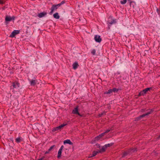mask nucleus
<instances>
[{
  "label": "nucleus",
  "mask_w": 160,
  "mask_h": 160,
  "mask_svg": "<svg viewBox=\"0 0 160 160\" xmlns=\"http://www.w3.org/2000/svg\"><path fill=\"white\" fill-rule=\"evenodd\" d=\"M147 111H148V112L147 113L144 114H143L142 115H140L139 117H137L135 118V121H138L141 120L142 118H143L144 117H145L147 115H148L151 113H152L154 111L153 109H148L147 110Z\"/></svg>",
  "instance_id": "nucleus-1"
},
{
  "label": "nucleus",
  "mask_w": 160,
  "mask_h": 160,
  "mask_svg": "<svg viewBox=\"0 0 160 160\" xmlns=\"http://www.w3.org/2000/svg\"><path fill=\"white\" fill-rule=\"evenodd\" d=\"M152 89V88H147L141 91L139 93L138 96V97H140L142 96H144V95L146 94L147 93V92L150 90Z\"/></svg>",
  "instance_id": "nucleus-2"
},
{
  "label": "nucleus",
  "mask_w": 160,
  "mask_h": 160,
  "mask_svg": "<svg viewBox=\"0 0 160 160\" xmlns=\"http://www.w3.org/2000/svg\"><path fill=\"white\" fill-rule=\"evenodd\" d=\"M78 108L79 106H76L72 111V113L74 114L78 115L81 117H82V115L81 114L78 112Z\"/></svg>",
  "instance_id": "nucleus-3"
},
{
  "label": "nucleus",
  "mask_w": 160,
  "mask_h": 160,
  "mask_svg": "<svg viewBox=\"0 0 160 160\" xmlns=\"http://www.w3.org/2000/svg\"><path fill=\"white\" fill-rule=\"evenodd\" d=\"M59 7V6H58V4H57V5L53 4V5L52 6V7L51 8V11L49 12V14H50V15L52 14V13L54 12V11L55 10H57Z\"/></svg>",
  "instance_id": "nucleus-4"
},
{
  "label": "nucleus",
  "mask_w": 160,
  "mask_h": 160,
  "mask_svg": "<svg viewBox=\"0 0 160 160\" xmlns=\"http://www.w3.org/2000/svg\"><path fill=\"white\" fill-rule=\"evenodd\" d=\"M20 33V31L18 30H14L10 35V37L11 38H13L17 34Z\"/></svg>",
  "instance_id": "nucleus-5"
},
{
  "label": "nucleus",
  "mask_w": 160,
  "mask_h": 160,
  "mask_svg": "<svg viewBox=\"0 0 160 160\" xmlns=\"http://www.w3.org/2000/svg\"><path fill=\"white\" fill-rule=\"evenodd\" d=\"M64 146L63 145L61 146L60 148L59 149L58 154L57 158H59L61 156L62 151L64 148Z\"/></svg>",
  "instance_id": "nucleus-6"
},
{
  "label": "nucleus",
  "mask_w": 160,
  "mask_h": 160,
  "mask_svg": "<svg viewBox=\"0 0 160 160\" xmlns=\"http://www.w3.org/2000/svg\"><path fill=\"white\" fill-rule=\"evenodd\" d=\"M66 125V124H63L58 127H57L54 128L53 130V131H56L58 130H61L62 128L65 125Z\"/></svg>",
  "instance_id": "nucleus-7"
},
{
  "label": "nucleus",
  "mask_w": 160,
  "mask_h": 160,
  "mask_svg": "<svg viewBox=\"0 0 160 160\" xmlns=\"http://www.w3.org/2000/svg\"><path fill=\"white\" fill-rule=\"evenodd\" d=\"M94 39L96 42H100L102 41L101 37L98 35H95L94 37Z\"/></svg>",
  "instance_id": "nucleus-8"
},
{
  "label": "nucleus",
  "mask_w": 160,
  "mask_h": 160,
  "mask_svg": "<svg viewBox=\"0 0 160 160\" xmlns=\"http://www.w3.org/2000/svg\"><path fill=\"white\" fill-rule=\"evenodd\" d=\"M12 86L13 88H18L19 87L20 83L18 82L15 81L12 82Z\"/></svg>",
  "instance_id": "nucleus-9"
},
{
  "label": "nucleus",
  "mask_w": 160,
  "mask_h": 160,
  "mask_svg": "<svg viewBox=\"0 0 160 160\" xmlns=\"http://www.w3.org/2000/svg\"><path fill=\"white\" fill-rule=\"evenodd\" d=\"M30 85L32 86H35L37 83L38 82L37 80L29 79Z\"/></svg>",
  "instance_id": "nucleus-10"
},
{
  "label": "nucleus",
  "mask_w": 160,
  "mask_h": 160,
  "mask_svg": "<svg viewBox=\"0 0 160 160\" xmlns=\"http://www.w3.org/2000/svg\"><path fill=\"white\" fill-rule=\"evenodd\" d=\"M128 150L129 151V152L130 154L131 153H132L133 152H134L137 151V148H131L129 149Z\"/></svg>",
  "instance_id": "nucleus-11"
},
{
  "label": "nucleus",
  "mask_w": 160,
  "mask_h": 160,
  "mask_svg": "<svg viewBox=\"0 0 160 160\" xmlns=\"http://www.w3.org/2000/svg\"><path fill=\"white\" fill-rule=\"evenodd\" d=\"M106 148L104 146L102 147L101 149L100 150H98L99 152V153H102L105 152L106 151Z\"/></svg>",
  "instance_id": "nucleus-12"
},
{
  "label": "nucleus",
  "mask_w": 160,
  "mask_h": 160,
  "mask_svg": "<svg viewBox=\"0 0 160 160\" xmlns=\"http://www.w3.org/2000/svg\"><path fill=\"white\" fill-rule=\"evenodd\" d=\"M112 92V89H109L108 91L105 92L103 93V96L105 97H106L105 96L107 94H110Z\"/></svg>",
  "instance_id": "nucleus-13"
},
{
  "label": "nucleus",
  "mask_w": 160,
  "mask_h": 160,
  "mask_svg": "<svg viewBox=\"0 0 160 160\" xmlns=\"http://www.w3.org/2000/svg\"><path fill=\"white\" fill-rule=\"evenodd\" d=\"M63 142L64 144H68L70 145H72L73 144L72 142H71L69 139H67L64 140Z\"/></svg>",
  "instance_id": "nucleus-14"
},
{
  "label": "nucleus",
  "mask_w": 160,
  "mask_h": 160,
  "mask_svg": "<svg viewBox=\"0 0 160 160\" xmlns=\"http://www.w3.org/2000/svg\"><path fill=\"white\" fill-rule=\"evenodd\" d=\"M47 14V13L46 12H41L38 14V16L40 18H42L44 16Z\"/></svg>",
  "instance_id": "nucleus-15"
},
{
  "label": "nucleus",
  "mask_w": 160,
  "mask_h": 160,
  "mask_svg": "<svg viewBox=\"0 0 160 160\" xmlns=\"http://www.w3.org/2000/svg\"><path fill=\"white\" fill-rule=\"evenodd\" d=\"M22 138L21 137H18V138H16L15 141L17 143H19L21 142L22 140Z\"/></svg>",
  "instance_id": "nucleus-16"
},
{
  "label": "nucleus",
  "mask_w": 160,
  "mask_h": 160,
  "mask_svg": "<svg viewBox=\"0 0 160 160\" xmlns=\"http://www.w3.org/2000/svg\"><path fill=\"white\" fill-rule=\"evenodd\" d=\"M78 63L77 62H76L74 63L72 65L73 68L74 69H77L78 66Z\"/></svg>",
  "instance_id": "nucleus-17"
},
{
  "label": "nucleus",
  "mask_w": 160,
  "mask_h": 160,
  "mask_svg": "<svg viewBox=\"0 0 160 160\" xmlns=\"http://www.w3.org/2000/svg\"><path fill=\"white\" fill-rule=\"evenodd\" d=\"M12 20V18L10 16H7L5 18V20L7 22H10Z\"/></svg>",
  "instance_id": "nucleus-18"
},
{
  "label": "nucleus",
  "mask_w": 160,
  "mask_h": 160,
  "mask_svg": "<svg viewBox=\"0 0 160 160\" xmlns=\"http://www.w3.org/2000/svg\"><path fill=\"white\" fill-rule=\"evenodd\" d=\"M98 153H99L98 151H94L92 152V154L91 156H90L89 158H91L95 156Z\"/></svg>",
  "instance_id": "nucleus-19"
},
{
  "label": "nucleus",
  "mask_w": 160,
  "mask_h": 160,
  "mask_svg": "<svg viewBox=\"0 0 160 160\" xmlns=\"http://www.w3.org/2000/svg\"><path fill=\"white\" fill-rule=\"evenodd\" d=\"M129 152V151L128 150L124 152L123 154L122 157L123 158L127 156L128 155L130 154Z\"/></svg>",
  "instance_id": "nucleus-20"
},
{
  "label": "nucleus",
  "mask_w": 160,
  "mask_h": 160,
  "mask_svg": "<svg viewBox=\"0 0 160 160\" xmlns=\"http://www.w3.org/2000/svg\"><path fill=\"white\" fill-rule=\"evenodd\" d=\"M53 16L54 18L57 19H58L60 18V16L58 15V12H56L53 14Z\"/></svg>",
  "instance_id": "nucleus-21"
},
{
  "label": "nucleus",
  "mask_w": 160,
  "mask_h": 160,
  "mask_svg": "<svg viewBox=\"0 0 160 160\" xmlns=\"http://www.w3.org/2000/svg\"><path fill=\"white\" fill-rule=\"evenodd\" d=\"M113 144V143H108V144H106L105 145V146L107 148L108 147H110L112 146Z\"/></svg>",
  "instance_id": "nucleus-22"
},
{
  "label": "nucleus",
  "mask_w": 160,
  "mask_h": 160,
  "mask_svg": "<svg viewBox=\"0 0 160 160\" xmlns=\"http://www.w3.org/2000/svg\"><path fill=\"white\" fill-rule=\"evenodd\" d=\"M112 89V92H117L119 90L118 89L116 88H113Z\"/></svg>",
  "instance_id": "nucleus-23"
},
{
  "label": "nucleus",
  "mask_w": 160,
  "mask_h": 160,
  "mask_svg": "<svg viewBox=\"0 0 160 160\" xmlns=\"http://www.w3.org/2000/svg\"><path fill=\"white\" fill-rule=\"evenodd\" d=\"M100 138L99 136H97L94 139V141H98V140L100 139Z\"/></svg>",
  "instance_id": "nucleus-24"
},
{
  "label": "nucleus",
  "mask_w": 160,
  "mask_h": 160,
  "mask_svg": "<svg viewBox=\"0 0 160 160\" xmlns=\"http://www.w3.org/2000/svg\"><path fill=\"white\" fill-rule=\"evenodd\" d=\"M96 51L95 50V49H93L91 52V53L93 55H95L96 54Z\"/></svg>",
  "instance_id": "nucleus-25"
},
{
  "label": "nucleus",
  "mask_w": 160,
  "mask_h": 160,
  "mask_svg": "<svg viewBox=\"0 0 160 160\" xmlns=\"http://www.w3.org/2000/svg\"><path fill=\"white\" fill-rule=\"evenodd\" d=\"M127 2V0H123L122 1H120V3L122 4H124Z\"/></svg>",
  "instance_id": "nucleus-26"
},
{
  "label": "nucleus",
  "mask_w": 160,
  "mask_h": 160,
  "mask_svg": "<svg viewBox=\"0 0 160 160\" xmlns=\"http://www.w3.org/2000/svg\"><path fill=\"white\" fill-rule=\"evenodd\" d=\"M54 145L52 146L49 148L48 149V151L50 152V151L52 150V149L54 148Z\"/></svg>",
  "instance_id": "nucleus-27"
},
{
  "label": "nucleus",
  "mask_w": 160,
  "mask_h": 160,
  "mask_svg": "<svg viewBox=\"0 0 160 160\" xmlns=\"http://www.w3.org/2000/svg\"><path fill=\"white\" fill-rule=\"evenodd\" d=\"M65 3V2L64 1H62L61 2L58 4V6H59V7L60 6L62 5L63 4Z\"/></svg>",
  "instance_id": "nucleus-28"
},
{
  "label": "nucleus",
  "mask_w": 160,
  "mask_h": 160,
  "mask_svg": "<svg viewBox=\"0 0 160 160\" xmlns=\"http://www.w3.org/2000/svg\"><path fill=\"white\" fill-rule=\"evenodd\" d=\"M116 22L115 21V20L114 19L112 20V21L110 22H109V23L110 24H112L114 23H115Z\"/></svg>",
  "instance_id": "nucleus-29"
},
{
  "label": "nucleus",
  "mask_w": 160,
  "mask_h": 160,
  "mask_svg": "<svg viewBox=\"0 0 160 160\" xmlns=\"http://www.w3.org/2000/svg\"><path fill=\"white\" fill-rule=\"evenodd\" d=\"M5 1L4 0H0V4H3L5 3Z\"/></svg>",
  "instance_id": "nucleus-30"
},
{
  "label": "nucleus",
  "mask_w": 160,
  "mask_h": 160,
  "mask_svg": "<svg viewBox=\"0 0 160 160\" xmlns=\"http://www.w3.org/2000/svg\"><path fill=\"white\" fill-rule=\"evenodd\" d=\"M134 3V2L133 1H130V7H132V6L133 7H134V5H133V3Z\"/></svg>",
  "instance_id": "nucleus-31"
},
{
  "label": "nucleus",
  "mask_w": 160,
  "mask_h": 160,
  "mask_svg": "<svg viewBox=\"0 0 160 160\" xmlns=\"http://www.w3.org/2000/svg\"><path fill=\"white\" fill-rule=\"evenodd\" d=\"M112 129H108L107 130H106V131L104 132V133H105V134H106V133H108V132H110L111 130H112Z\"/></svg>",
  "instance_id": "nucleus-32"
},
{
  "label": "nucleus",
  "mask_w": 160,
  "mask_h": 160,
  "mask_svg": "<svg viewBox=\"0 0 160 160\" xmlns=\"http://www.w3.org/2000/svg\"><path fill=\"white\" fill-rule=\"evenodd\" d=\"M96 145L97 146V147L98 148H101L100 145L98 144L97 143L96 144Z\"/></svg>",
  "instance_id": "nucleus-33"
},
{
  "label": "nucleus",
  "mask_w": 160,
  "mask_h": 160,
  "mask_svg": "<svg viewBox=\"0 0 160 160\" xmlns=\"http://www.w3.org/2000/svg\"><path fill=\"white\" fill-rule=\"evenodd\" d=\"M157 12L158 14H160V9L158 8L157 9Z\"/></svg>",
  "instance_id": "nucleus-34"
},
{
  "label": "nucleus",
  "mask_w": 160,
  "mask_h": 160,
  "mask_svg": "<svg viewBox=\"0 0 160 160\" xmlns=\"http://www.w3.org/2000/svg\"><path fill=\"white\" fill-rule=\"evenodd\" d=\"M100 134L101 136L102 137H103L105 135V134L104 132L102 133L101 134Z\"/></svg>",
  "instance_id": "nucleus-35"
},
{
  "label": "nucleus",
  "mask_w": 160,
  "mask_h": 160,
  "mask_svg": "<svg viewBox=\"0 0 160 160\" xmlns=\"http://www.w3.org/2000/svg\"><path fill=\"white\" fill-rule=\"evenodd\" d=\"M11 18H12V20H14L15 18L14 16H13L12 17H11Z\"/></svg>",
  "instance_id": "nucleus-36"
},
{
  "label": "nucleus",
  "mask_w": 160,
  "mask_h": 160,
  "mask_svg": "<svg viewBox=\"0 0 160 160\" xmlns=\"http://www.w3.org/2000/svg\"><path fill=\"white\" fill-rule=\"evenodd\" d=\"M49 152H50V151H49L48 150V151H46V152H45V154H48V153H49Z\"/></svg>",
  "instance_id": "nucleus-37"
},
{
  "label": "nucleus",
  "mask_w": 160,
  "mask_h": 160,
  "mask_svg": "<svg viewBox=\"0 0 160 160\" xmlns=\"http://www.w3.org/2000/svg\"><path fill=\"white\" fill-rule=\"evenodd\" d=\"M6 8L5 7H2V10H4L5 8Z\"/></svg>",
  "instance_id": "nucleus-38"
},
{
  "label": "nucleus",
  "mask_w": 160,
  "mask_h": 160,
  "mask_svg": "<svg viewBox=\"0 0 160 160\" xmlns=\"http://www.w3.org/2000/svg\"><path fill=\"white\" fill-rule=\"evenodd\" d=\"M144 110H144V109H142L141 110V111L142 112H144Z\"/></svg>",
  "instance_id": "nucleus-39"
},
{
  "label": "nucleus",
  "mask_w": 160,
  "mask_h": 160,
  "mask_svg": "<svg viewBox=\"0 0 160 160\" xmlns=\"http://www.w3.org/2000/svg\"><path fill=\"white\" fill-rule=\"evenodd\" d=\"M98 136L100 138H102L100 134Z\"/></svg>",
  "instance_id": "nucleus-40"
},
{
  "label": "nucleus",
  "mask_w": 160,
  "mask_h": 160,
  "mask_svg": "<svg viewBox=\"0 0 160 160\" xmlns=\"http://www.w3.org/2000/svg\"><path fill=\"white\" fill-rule=\"evenodd\" d=\"M103 114V113H101V114H100V117L102 116V115Z\"/></svg>",
  "instance_id": "nucleus-41"
},
{
  "label": "nucleus",
  "mask_w": 160,
  "mask_h": 160,
  "mask_svg": "<svg viewBox=\"0 0 160 160\" xmlns=\"http://www.w3.org/2000/svg\"><path fill=\"white\" fill-rule=\"evenodd\" d=\"M158 138H160V135H159V136H158Z\"/></svg>",
  "instance_id": "nucleus-42"
},
{
  "label": "nucleus",
  "mask_w": 160,
  "mask_h": 160,
  "mask_svg": "<svg viewBox=\"0 0 160 160\" xmlns=\"http://www.w3.org/2000/svg\"><path fill=\"white\" fill-rule=\"evenodd\" d=\"M128 0V1H129L130 2V1H131V0Z\"/></svg>",
  "instance_id": "nucleus-43"
}]
</instances>
